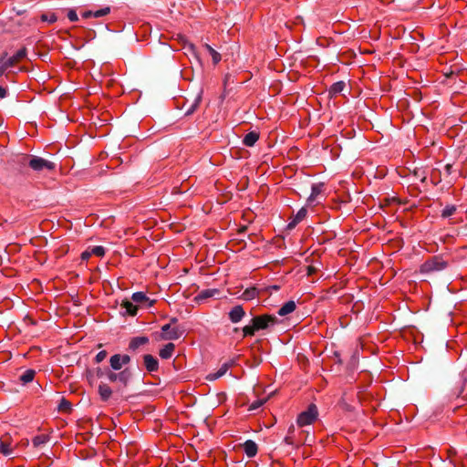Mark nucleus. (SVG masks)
<instances>
[{
	"label": "nucleus",
	"instance_id": "c03bdc74",
	"mask_svg": "<svg viewBox=\"0 0 467 467\" xmlns=\"http://www.w3.org/2000/svg\"><path fill=\"white\" fill-rule=\"evenodd\" d=\"M7 95V90L0 86V99H5Z\"/></svg>",
	"mask_w": 467,
	"mask_h": 467
},
{
	"label": "nucleus",
	"instance_id": "412c9836",
	"mask_svg": "<svg viewBox=\"0 0 467 467\" xmlns=\"http://www.w3.org/2000/svg\"><path fill=\"white\" fill-rule=\"evenodd\" d=\"M174 349L175 345L173 343H168L160 350L159 355L161 358L168 359L172 356Z\"/></svg>",
	"mask_w": 467,
	"mask_h": 467
},
{
	"label": "nucleus",
	"instance_id": "e433bc0d",
	"mask_svg": "<svg viewBox=\"0 0 467 467\" xmlns=\"http://www.w3.org/2000/svg\"><path fill=\"white\" fill-rule=\"evenodd\" d=\"M41 20L47 21L48 23H54L57 21V16H55V14H43L41 16Z\"/></svg>",
	"mask_w": 467,
	"mask_h": 467
},
{
	"label": "nucleus",
	"instance_id": "c756f323",
	"mask_svg": "<svg viewBox=\"0 0 467 467\" xmlns=\"http://www.w3.org/2000/svg\"><path fill=\"white\" fill-rule=\"evenodd\" d=\"M201 100H202V92H200L197 95V97L195 98L192 106L186 110L185 115L189 116V115L192 114L196 110V109L199 107Z\"/></svg>",
	"mask_w": 467,
	"mask_h": 467
},
{
	"label": "nucleus",
	"instance_id": "bf43d9fd",
	"mask_svg": "<svg viewBox=\"0 0 467 467\" xmlns=\"http://www.w3.org/2000/svg\"><path fill=\"white\" fill-rule=\"evenodd\" d=\"M228 78H229L228 76L225 77L224 82L229 81Z\"/></svg>",
	"mask_w": 467,
	"mask_h": 467
},
{
	"label": "nucleus",
	"instance_id": "1a4fd4ad",
	"mask_svg": "<svg viewBox=\"0 0 467 467\" xmlns=\"http://www.w3.org/2000/svg\"><path fill=\"white\" fill-rule=\"evenodd\" d=\"M245 312L242 306H234L229 312V318L233 323H238L244 317Z\"/></svg>",
	"mask_w": 467,
	"mask_h": 467
},
{
	"label": "nucleus",
	"instance_id": "f3484780",
	"mask_svg": "<svg viewBox=\"0 0 467 467\" xmlns=\"http://www.w3.org/2000/svg\"><path fill=\"white\" fill-rule=\"evenodd\" d=\"M99 394L103 401H107L112 395V389L105 383H100L99 386Z\"/></svg>",
	"mask_w": 467,
	"mask_h": 467
},
{
	"label": "nucleus",
	"instance_id": "6e6d98bb",
	"mask_svg": "<svg viewBox=\"0 0 467 467\" xmlns=\"http://www.w3.org/2000/svg\"><path fill=\"white\" fill-rule=\"evenodd\" d=\"M294 431H295V427H294V425H291V426L289 427V429H288V432H289V433H293V432H294Z\"/></svg>",
	"mask_w": 467,
	"mask_h": 467
},
{
	"label": "nucleus",
	"instance_id": "5701e85b",
	"mask_svg": "<svg viewBox=\"0 0 467 467\" xmlns=\"http://www.w3.org/2000/svg\"><path fill=\"white\" fill-rule=\"evenodd\" d=\"M109 365H110V368L115 371L121 369L123 365L121 363V360L119 359V354H115L110 357Z\"/></svg>",
	"mask_w": 467,
	"mask_h": 467
},
{
	"label": "nucleus",
	"instance_id": "7c9ffc66",
	"mask_svg": "<svg viewBox=\"0 0 467 467\" xmlns=\"http://www.w3.org/2000/svg\"><path fill=\"white\" fill-rule=\"evenodd\" d=\"M47 440H48L47 436L38 435L33 439L32 442L35 447H39L40 445L45 444L47 441Z\"/></svg>",
	"mask_w": 467,
	"mask_h": 467
},
{
	"label": "nucleus",
	"instance_id": "79ce46f5",
	"mask_svg": "<svg viewBox=\"0 0 467 467\" xmlns=\"http://www.w3.org/2000/svg\"><path fill=\"white\" fill-rule=\"evenodd\" d=\"M119 359L121 360L122 365H127L130 362V357L129 355H120Z\"/></svg>",
	"mask_w": 467,
	"mask_h": 467
},
{
	"label": "nucleus",
	"instance_id": "aec40b11",
	"mask_svg": "<svg viewBox=\"0 0 467 467\" xmlns=\"http://www.w3.org/2000/svg\"><path fill=\"white\" fill-rule=\"evenodd\" d=\"M120 306L122 308H125L126 314L132 316V317L137 315L138 307L135 305H133V303L130 302L129 299L122 300Z\"/></svg>",
	"mask_w": 467,
	"mask_h": 467
},
{
	"label": "nucleus",
	"instance_id": "4c0bfd02",
	"mask_svg": "<svg viewBox=\"0 0 467 467\" xmlns=\"http://www.w3.org/2000/svg\"><path fill=\"white\" fill-rule=\"evenodd\" d=\"M106 376H107L108 379L110 382H116L117 381V373L114 372V371H111L109 368L106 369Z\"/></svg>",
	"mask_w": 467,
	"mask_h": 467
},
{
	"label": "nucleus",
	"instance_id": "3c124183",
	"mask_svg": "<svg viewBox=\"0 0 467 467\" xmlns=\"http://www.w3.org/2000/svg\"><path fill=\"white\" fill-rule=\"evenodd\" d=\"M266 289L269 290V291L270 290L277 291L279 289V285H271V286H268Z\"/></svg>",
	"mask_w": 467,
	"mask_h": 467
},
{
	"label": "nucleus",
	"instance_id": "ea45409f",
	"mask_svg": "<svg viewBox=\"0 0 467 467\" xmlns=\"http://www.w3.org/2000/svg\"><path fill=\"white\" fill-rule=\"evenodd\" d=\"M266 400H255L254 401L251 405H250V408L249 410H254L258 408H260L265 402Z\"/></svg>",
	"mask_w": 467,
	"mask_h": 467
},
{
	"label": "nucleus",
	"instance_id": "f704fd0d",
	"mask_svg": "<svg viewBox=\"0 0 467 467\" xmlns=\"http://www.w3.org/2000/svg\"><path fill=\"white\" fill-rule=\"evenodd\" d=\"M307 211L306 208L302 207L295 216L296 223L301 222L306 216Z\"/></svg>",
	"mask_w": 467,
	"mask_h": 467
},
{
	"label": "nucleus",
	"instance_id": "ddd939ff",
	"mask_svg": "<svg viewBox=\"0 0 467 467\" xmlns=\"http://www.w3.org/2000/svg\"><path fill=\"white\" fill-rule=\"evenodd\" d=\"M244 450L246 453V455L249 457V458H252L254 456L256 455L257 453V451H258V447H257V444L252 441V440H247L244 443Z\"/></svg>",
	"mask_w": 467,
	"mask_h": 467
},
{
	"label": "nucleus",
	"instance_id": "13d9d810",
	"mask_svg": "<svg viewBox=\"0 0 467 467\" xmlns=\"http://www.w3.org/2000/svg\"><path fill=\"white\" fill-rule=\"evenodd\" d=\"M420 181L424 182L426 181V177H425V176H423V177L420 179Z\"/></svg>",
	"mask_w": 467,
	"mask_h": 467
},
{
	"label": "nucleus",
	"instance_id": "7ed1b4c3",
	"mask_svg": "<svg viewBox=\"0 0 467 467\" xmlns=\"http://www.w3.org/2000/svg\"><path fill=\"white\" fill-rule=\"evenodd\" d=\"M252 320L254 323V327L257 328L258 331L267 329L270 327L278 323L277 317L274 315L256 316L253 317Z\"/></svg>",
	"mask_w": 467,
	"mask_h": 467
},
{
	"label": "nucleus",
	"instance_id": "6e6552de",
	"mask_svg": "<svg viewBox=\"0 0 467 467\" xmlns=\"http://www.w3.org/2000/svg\"><path fill=\"white\" fill-rule=\"evenodd\" d=\"M144 366L149 372H155L159 369L158 359L150 354L143 356Z\"/></svg>",
	"mask_w": 467,
	"mask_h": 467
},
{
	"label": "nucleus",
	"instance_id": "5fc2aeb1",
	"mask_svg": "<svg viewBox=\"0 0 467 467\" xmlns=\"http://www.w3.org/2000/svg\"><path fill=\"white\" fill-rule=\"evenodd\" d=\"M177 321H178V319L176 317H171L169 324H171V326L172 324L177 323Z\"/></svg>",
	"mask_w": 467,
	"mask_h": 467
},
{
	"label": "nucleus",
	"instance_id": "393cba45",
	"mask_svg": "<svg viewBox=\"0 0 467 467\" xmlns=\"http://www.w3.org/2000/svg\"><path fill=\"white\" fill-rule=\"evenodd\" d=\"M204 48L212 57L213 64L219 63V61L221 60V55L208 44L204 45Z\"/></svg>",
	"mask_w": 467,
	"mask_h": 467
},
{
	"label": "nucleus",
	"instance_id": "4be33fe9",
	"mask_svg": "<svg viewBox=\"0 0 467 467\" xmlns=\"http://www.w3.org/2000/svg\"><path fill=\"white\" fill-rule=\"evenodd\" d=\"M323 186H324L323 183H318V184H313L312 185L311 194H310V196L307 199V201L309 202H314L317 199V197L322 192Z\"/></svg>",
	"mask_w": 467,
	"mask_h": 467
},
{
	"label": "nucleus",
	"instance_id": "9d476101",
	"mask_svg": "<svg viewBox=\"0 0 467 467\" xmlns=\"http://www.w3.org/2000/svg\"><path fill=\"white\" fill-rule=\"evenodd\" d=\"M131 299L137 304H145L147 306H151L154 303V300L150 299L143 292L133 293Z\"/></svg>",
	"mask_w": 467,
	"mask_h": 467
},
{
	"label": "nucleus",
	"instance_id": "dca6fc26",
	"mask_svg": "<svg viewBox=\"0 0 467 467\" xmlns=\"http://www.w3.org/2000/svg\"><path fill=\"white\" fill-rule=\"evenodd\" d=\"M231 365L232 364L228 363V362L223 363L222 365V367L215 373L209 374L207 376V379H209V380H215V379L221 378L222 376H223L227 372V370L229 369Z\"/></svg>",
	"mask_w": 467,
	"mask_h": 467
},
{
	"label": "nucleus",
	"instance_id": "c9c22d12",
	"mask_svg": "<svg viewBox=\"0 0 467 467\" xmlns=\"http://www.w3.org/2000/svg\"><path fill=\"white\" fill-rule=\"evenodd\" d=\"M7 56V53H4L0 57V78L3 76L5 71L8 68V67L5 64V57Z\"/></svg>",
	"mask_w": 467,
	"mask_h": 467
},
{
	"label": "nucleus",
	"instance_id": "052dcab7",
	"mask_svg": "<svg viewBox=\"0 0 467 467\" xmlns=\"http://www.w3.org/2000/svg\"><path fill=\"white\" fill-rule=\"evenodd\" d=\"M415 176L420 177V174H418V171H415Z\"/></svg>",
	"mask_w": 467,
	"mask_h": 467
},
{
	"label": "nucleus",
	"instance_id": "6ab92c4d",
	"mask_svg": "<svg viewBox=\"0 0 467 467\" xmlns=\"http://www.w3.org/2000/svg\"><path fill=\"white\" fill-rule=\"evenodd\" d=\"M131 379V372L129 368L117 373V381L120 382L124 387H127Z\"/></svg>",
	"mask_w": 467,
	"mask_h": 467
},
{
	"label": "nucleus",
	"instance_id": "f257e3e1",
	"mask_svg": "<svg viewBox=\"0 0 467 467\" xmlns=\"http://www.w3.org/2000/svg\"><path fill=\"white\" fill-rule=\"evenodd\" d=\"M23 161H27L28 166L35 171H52L55 169L56 164L52 161L45 160L38 156L34 155H22Z\"/></svg>",
	"mask_w": 467,
	"mask_h": 467
},
{
	"label": "nucleus",
	"instance_id": "9b49d317",
	"mask_svg": "<svg viewBox=\"0 0 467 467\" xmlns=\"http://www.w3.org/2000/svg\"><path fill=\"white\" fill-rule=\"evenodd\" d=\"M453 395H455L457 398H462L463 400L467 397V379L462 378L460 382L459 386L455 387L453 389Z\"/></svg>",
	"mask_w": 467,
	"mask_h": 467
},
{
	"label": "nucleus",
	"instance_id": "f8f14e48",
	"mask_svg": "<svg viewBox=\"0 0 467 467\" xmlns=\"http://www.w3.org/2000/svg\"><path fill=\"white\" fill-rule=\"evenodd\" d=\"M9 440L8 436L0 439V452L5 456H9L13 452Z\"/></svg>",
	"mask_w": 467,
	"mask_h": 467
},
{
	"label": "nucleus",
	"instance_id": "58836bf2",
	"mask_svg": "<svg viewBox=\"0 0 467 467\" xmlns=\"http://www.w3.org/2000/svg\"><path fill=\"white\" fill-rule=\"evenodd\" d=\"M107 355L108 353L106 350L99 351L95 357L96 363H100L102 360L106 358Z\"/></svg>",
	"mask_w": 467,
	"mask_h": 467
},
{
	"label": "nucleus",
	"instance_id": "a18cd8bd",
	"mask_svg": "<svg viewBox=\"0 0 467 467\" xmlns=\"http://www.w3.org/2000/svg\"><path fill=\"white\" fill-rule=\"evenodd\" d=\"M82 17L84 18H89L93 17V11H85L82 13Z\"/></svg>",
	"mask_w": 467,
	"mask_h": 467
},
{
	"label": "nucleus",
	"instance_id": "2f4dec72",
	"mask_svg": "<svg viewBox=\"0 0 467 467\" xmlns=\"http://www.w3.org/2000/svg\"><path fill=\"white\" fill-rule=\"evenodd\" d=\"M456 211V207L454 205H447L441 212V217L448 218L452 215Z\"/></svg>",
	"mask_w": 467,
	"mask_h": 467
},
{
	"label": "nucleus",
	"instance_id": "f03ea898",
	"mask_svg": "<svg viewBox=\"0 0 467 467\" xmlns=\"http://www.w3.org/2000/svg\"><path fill=\"white\" fill-rule=\"evenodd\" d=\"M448 265V263L443 260L441 257L433 256L430 260L426 261L421 266V273H433L436 271H441L445 269Z\"/></svg>",
	"mask_w": 467,
	"mask_h": 467
},
{
	"label": "nucleus",
	"instance_id": "49530a36",
	"mask_svg": "<svg viewBox=\"0 0 467 467\" xmlns=\"http://www.w3.org/2000/svg\"><path fill=\"white\" fill-rule=\"evenodd\" d=\"M104 374L106 375V371H103L100 368H97L96 375L98 378L102 377Z\"/></svg>",
	"mask_w": 467,
	"mask_h": 467
},
{
	"label": "nucleus",
	"instance_id": "4d7b16f0",
	"mask_svg": "<svg viewBox=\"0 0 467 467\" xmlns=\"http://www.w3.org/2000/svg\"><path fill=\"white\" fill-rule=\"evenodd\" d=\"M246 228H247L246 226H243V227L240 229V232H241V233L245 232Z\"/></svg>",
	"mask_w": 467,
	"mask_h": 467
},
{
	"label": "nucleus",
	"instance_id": "39448f33",
	"mask_svg": "<svg viewBox=\"0 0 467 467\" xmlns=\"http://www.w3.org/2000/svg\"><path fill=\"white\" fill-rule=\"evenodd\" d=\"M161 331L164 333L161 336L162 339L176 340L182 337L185 329L180 326L171 328V324H165L162 326Z\"/></svg>",
	"mask_w": 467,
	"mask_h": 467
},
{
	"label": "nucleus",
	"instance_id": "c85d7f7f",
	"mask_svg": "<svg viewBox=\"0 0 467 467\" xmlns=\"http://www.w3.org/2000/svg\"><path fill=\"white\" fill-rule=\"evenodd\" d=\"M257 294H258V291L255 287H250V288H247L244 290V292L242 295V297L244 300H252L253 298H254L256 296Z\"/></svg>",
	"mask_w": 467,
	"mask_h": 467
},
{
	"label": "nucleus",
	"instance_id": "72a5a7b5",
	"mask_svg": "<svg viewBox=\"0 0 467 467\" xmlns=\"http://www.w3.org/2000/svg\"><path fill=\"white\" fill-rule=\"evenodd\" d=\"M92 254L102 257L105 254V248L103 246L98 245L91 248Z\"/></svg>",
	"mask_w": 467,
	"mask_h": 467
},
{
	"label": "nucleus",
	"instance_id": "a19ab883",
	"mask_svg": "<svg viewBox=\"0 0 467 467\" xmlns=\"http://www.w3.org/2000/svg\"><path fill=\"white\" fill-rule=\"evenodd\" d=\"M67 18L71 21V22H76L78 20V15L76 13L75 10H69L68 13H67Z\"/></svg>",
	"mask_w": 467,
	"mask_h": 467
},
{
	"label": "nucleus",
	"instance_id": "423d86ee",
	"mask_svg": "<svg viewBox=\"0 0 467 467\" xmlns=\"http://www.w3.org/2000/svg\"><path fill=\"white\" fill-rule=\"evenodd\" d=\"M27 54V50L26 47H22L21 49H19L14 56L6 58V57H5V64L8 67H14L16 63H18L21 59H23L24 57H26Z\"/></svg>",
	"mask_w": 467,
	"mask_h": 467
},
{
	"label": "nucleus",
	"instance_id": "0eeeda50",
	"mask_svg": "<svg viewBox=\"0 0 467 467\" xmlns=\"http://www.w3.org/2000/svg\"><path fill=\"white\" fill-rule=\"evenodd\" d=\"M149 341V337L145 336L132 337L130 341L128 349L130 351L136 352L141 346L147 345Z\"/></svg>",
	"mask_w": 467,
	"mask_h": 467
},
{
	"label": "nucleus",
	"instance_id": "603ef678",
	"mask_svg": "<svg viewBox=\"0 0 467 467\" xmlns=\"http://www.w3.org/2000/svg\"><path fill=\"white\" fill-rule=\"evenodd\" d=\"M285 443H287V444H293V440H292V438H291L290 436H286V437L285 438Z\"/></svg>",
	"mask_w": 467,
	"mask_h": 467
},
{
	"label": "nucleus",
	"instance_id": "2eb2a0df",
	"mask_svg": "<svg viewBox=\"0 0 467 467\" xmlns=\"http://www.w3.org/2000/svg\"><path fill=\"white\" fill-rule=\"evenodd\" d=\"M215 295H219V290L217 289H205L202 290L194 298L195 301L201 302L207 298L213 297Z\"/></svg>",
	"mask_w": 467,
	"mask_h": 467
},
{
	"label": "nucleus",
	"instance_id": "09e8293b",
	"mask_svg": "<svg viewBox=\"0 0 467 467\" xmlns=\"http://www.w3.org/2000/svg\"><path fill=\"white\" fill-rule=\"evenodd\" d=\"M298 223H296V219L294 218L292 222H290L287 225V228L288 229H293L296 227V225Z\"/></svg>",
	"mask_w": 467,
	"mask_h": 467
},
{
	"label": "nucleus",
	"instance_id": "de8ad7c7",
	"mask_svg": "<svg viewBox=\"0 0 467 467\" xmlns=\"http://www.w3.org/2000/svg\"><path fill=\"white\" fill-rule=\"evenodd\" d=\"M451 169H452V164H446L445 167H444V170H445L447 174H451Z\"/></svg>",
	"mask_w": 467,
	"mask_h": 467
},
{
	"label": "nucleus",
	"instance_id": "37998d69",
	"mask_svg": "<svg viewBox=\"0 0 467 467\" xmlns=\"http://www.w3.org/2000/svg\"><path fill=\"white\" fill-rule=\"evenodd\" d=\"M92 255L91 250H87L81 254L82 260H88Z\"/></svg>",
	"mask_w": 467,
	"mask_h": 467
},
{
	"label": "nucleus",
	"instance_id": "20e7f679",
	"mask_svg": "<svg viewBox=\"0 0 467 467\" xmlns=\"http://www.w3.org/2000/svg\"><path fill=\"white\" fill-rule=\"evenodd\" d=\"M317 408L315 404H310L306 410L301 412L297 418L299 426L311 424L317 417Z\"/></svg>",
	"mask_w": 467,
	"mask_h": 467
},
{
	"label": "nucleus",
	"instance_id": "8fccbe9b",
	"mask_svg": "<svg viewBox=\"0 0 467 467\" xmlns=\"http://www.w3.org/2000/svg\"><path fill=\"white\" fill-rule=\"evenodd\" d=\"M316 272V268L314 266L307 267V275H310Z\"/></svg>",
	"mask_w": 467,
	"mask_h": 467
},
{
	"label": "nucleus",
	"instance_id": "a211bd4d",
	"mask_svg": "<svg viewBox=\"0 0 467 467\" xmlns=\"http://www.w3.org/2000/svg\"><path fill=\"white\" fill-rule=\"evenodd\" d=\"M259 139V133L256 132V131H250L249 133H247L244 140H243V143L244 146H247V147H253L255 142L258 140Z\"/></svg>",
	"mask_w": 467,
	"mask_h": 467
},
{
	"label": "nucleus",
	"instance_id": "cd10ccee",
	"mask_svg": "<svg viewBox=\"0 0 467 467\" xmlns=\"http://www.w3.org/2000/svg\"><path fill=\"white\" fill-rule=\"evenodd\" d=\"M257 331L252 319L249 325L243 327L244 337L254 336Z\"/></svg>",
	"mask_w": 467,
	"mask_h": 467
},
{
	"label": "nucleus",
	"instance_id": "473e14b6",
	"mask_svg": "<svg viewBox=\"0 0 467 467\" xmlns=\"http://www.w3.org/2000/svg\"><path fill=\"white\" fill-rule=\"evenodd\" d=\"M110 13V7L106 6L97 11H93V17H101Z\"/></svg>",
	"mask_w": 467,
	"mask_h": 467
},
{
	"label": "nucleus",
	"instance_id": "b1692460",
	"mask_svg": "<svg viewBox=\"0 0 467 467\" xmlns=\"http://www.w3.org/2000/svg\"><path fill=\"white\" fill-rule=\"evenodd\" d=\"M346 87V84L344 81H337L331 85L329 88V93L332 95L339 94L343 91L344 88Z\"/></svg>",
	"mask_w": 467,
	"mask_h": 467
},
{
	"label": "nucleus",
	"instance_id": "4468645a",
	"mask_svg": "<svg viewBox=\"0 0 467 467\" xmlns=\"http://www.w3.org/2000/svg\"><path fill=\"white\" fill-rule=\"evenodd\" d=\"M296 306L295 301L289 300L285 303L278 310L277 314L281 317H285L295 311Z\"/></svg>",
	"mask_w": 467,
	"mask_h": 467
},
{
	"label": "nucleus",
	"instance_id": "a878e982",
	"mask_svg": "<svg viewBox=\"0 0 467 467\" xmlns=\"http://www.w3.org/2000/svg\"><path fill=\"white\" fill-rule=\"evenodd\" d=\"M36 371L34 369H27L20 376L19 379L23 383L26 384L34 379Z\"/></svg>",
	"mask_w": 467,
	"mask_h": 467
},
{
	"label": "nucleus",
	"instance_id": "864d4df0",
	"mask_svg": "<svg viewBox=\"0 0 467 467\" xmlns=\"http://www.w3.org/2000/svg\"><path fill=\"white\" fill-rule=\"evenodd\" d=\"M185 47H188L189 50H192V52H194V47L192 44H187V46H185Z\"/></svg>",
	"mask_w": 467,
	"mask_h": 467
},
{
	"label": "nucleus",
	"instance_id": "bb28decb",
	"mask_svg": "<svg viewBox=\"0 0 467 467\" xmlns=\"http://www.w3.org/2000/svg\"><path fill=\"white\" fill-rule=\"evenodd\" d=\"M57 409L59 411L69 413L72 410L71 403L65 398H62L60 400Z\"/></svg>",
	"mask_w": 467,
	"mask_h": 467
}]
</instances>
